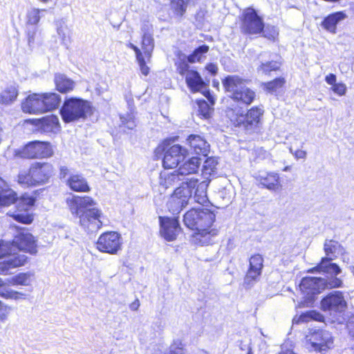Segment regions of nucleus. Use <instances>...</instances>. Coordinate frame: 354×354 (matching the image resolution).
<instances>
[{"label":"nucleus","instance_id":"obj_1","mask_svg":"<svg viewBox=\"0 0 354 354\" xmlns=\"http://www.w3.org/2000/svg\"><path fill=\"white\" fill-rule=\"evenodd\" d=\"M66 204L71 214L79 217L82 227L88 232H97L103 223L101 210L93 207L94 200L90 196H73L66 199Z\"/></svg>","mask_w":354,"mask_h":354},{"label":"nucleus","instance_id":"obj_2","mask_svg":"<svg viewBox=\"0 0 354 354\" xmlns=\"http://www.w3.org/2000/svg\"><path fill=\"white\" fill-rule=\"evenodd\" d=\"M248 81L237 75H228L223 80V84L228 96L237 104L239 109L250 104L255 93L247 86Z\"/></svg>","mask_w":354,"mask_h":354},{"label":"nucleus","instance_id":"obj_3","mask_svg":"<svg viewBox=\"0 0 354 354\" xmlns=\"http://www.w3.org/2000/svg\"><path fill=\"white\" fill-rule=\"evenodd\" d=\"M324 250L326 257L322 259L321 262L316 267L309 270L308 272L318 271L333 275L339 274L342 272L340 268L331 261L345 254L344 248L337 241L326 239L324 244Z\"/></svg>","mask_w":354,"mask_h":354},{"label":"nucleus","instance_id":"obj_4","mask_svg":"<svg viewBox=\"0 0 354 354\" xmlns=\"http://www.w3.org/2000/svg\"><path fill=\"white\" fill-rule=\"evenodd\" d=\"M90 102L80 98L66 99L60 109V113L65 122H71L84 119L91 112Z\"/></svg>","mask_w":354,"mask_h":354},{"label":"nucleus","instance_id":"obj_5","mask_svg":"<svg viewBox=\"0 0 354 354\" xmlns=\"http://www.w3.org/2000/svg\"><path fill=\"white\" fill-rule=\"evenodd\" d=\"M263 111L258 107H253L247 114L243 109L229 108L226 111L227 118L234 126H242L246 130H252L259 122Z\"/></svg>","mask_w":354,"mask_h":354},{"label":"nucleus","instance_id":"obj_6","mask_svg":"<svg viewBox=\"0 0 354 354\" xmlns=\"http://www.w3.org/2000/svg\"><path fill=\"white\" fill-rule=\"evenodd\" d=\"M196 185V180L189 179L176 188L167 203L169 210L173 214L179 213L187 205Z\"/></svg>","mask_w":354,"mask_h":354},{"label":"nucleus","instance_id":"obj_7","mask_svg":"<svg viewBox=\"0 0 354 354\" xmlns=\"http://www.w3.org/2000/svg\"><path fill=\"white\" fill-rule=\"evenodd\" d=\"M215 221V214L207 209H192L184 215L185 225L192 230L211 227Z\"/></svg>","mask_w":354,"mask_h":354},{"label":"nucleus","instance_id":"obj_8","mask_svg":"<svg viewBox=\"0 0 354 354\" xmlns=\"http://www.w3.org/2000/svg\"><path fill=\"white\" fill-rule=\"evenodd\" d=\"M16 154L24 158H46L52 156L53 151L48 142L32 141L19 150Z\"/></svg>","mask_w":354,"mask_h":354},{"label":"nucleus","instance_id":"obj_9","mask_svg":"<svg viewBox=\"0 0 354 354\" xmlns=\"http://www.w3.org/2000/svg\"><path fill=\"white\" fill-rule=\"evenodd\" d=\"M333 344L331 334L326 330L315 331L306 337V347L309 351H325Z\"/></svg>","mask_w":354,"mask_h":354},{"label":"nucleus","instance_id":"obj_10","mask_svg":"<svg viewBox=\"0 0 354 354\" xmlns=\"http://www.w3.org/2000/svg\"><path fill=\"white\" fill-rule=\"evenodd\" d=\"M121 235L116 232H107L102 234L96 243L99 251L115 254L122 248Z\"/></svg>","mask_w":354,"mask_h":354},{"label":"nucleus","instance_id":"obj_11","mask_svg":"<svg viewBox=\"0 0 354 354\" xmlns=\"http://www.w3.org/2000/svg\"><path fill=\"white\" fill-rule=\"evenodd\" d=\"M262 19L250 8L245 9L242 15V31L248 34H259L263 30Z\"/></svg>","mask_w":354,"mask_h":354},{"label":"nucleus","instance_id":"obj_12","mask_svg":"<svg viewBox=\"0 0 354 354\" xmlns=\"http://www.w3.org/2000/svg\"><path fill=\"white\" fill-rule=\"evenodd\" d=\"M346 301L343 292L335 290L329 293L321 301V308L324 311L342 313L346 308Z\"/></svg>","mask_w":354,"mask_h":354},{"label":"nucleus","instance_id":"obj_13","mask_svg":"<svg viewBox=\"0 0 354 354\" xmlns=\"http://www.w3.org/2000/svg\"><path fill=\"white\" fill-rule=\"evenodd\" d=\"M263 258L259 254L252 255L249 259V268L244 277L243 286L252 287L259 279L263 267Z\"/></svg>","mask_w":354,"mask_h":354},{"label":"nucleus","instance_id":"obj_14","mask_svg":"<svg viewBox=\"0 0 354 354\" xmlns=\"http://www.w3.org/2000/svg\"><path fill=\"white\" fill-rule=\"evenodd\" d=\"M301 291L306 295V299L313 301L315 295L324 290V278L304 277L299 284Z\"/></svg>","mask_w":354,"mask_h":354},{"label":"nucleus","instance_id":"obj_15","mask_svg":"<svg viewBox=\"0 0 354 354\" xmlns=\"http://www.w3.org/2000/svg\"><path fill=\"white\" fill-rule=\"evenodd\" d=\"M30 168L37 186L48 183L55 171L53 166L48 162H36L32 163Z\"/></svg>","mask_w":354,"mask_h":354},{"label":"nucleus","instance_id":"obj_16","mask_svg":"<svg viewBox=\"0 0 354 354\" xmlns=\"http://www.w3.org/2000/svg\"><path fill=\"white\" fill-rule=\"evenodd\" d=\"M187 154L186 149L179 145H174L169 147L165 153L162 165L165 169L176 167L180 161L184 160Z\"/></svg>","mask_w":354,"mask_h":354},{"label":"nucleus","instance_id":"obj_17","mask_svg":"<svg viewBox=\"0 0 354 354\" xmlns=\"http://www.w3.org/2000/svg\"><path fill=\"white\" fill-rule=\"evenodd\" d=\"M16 203L18 212L12 215L14 218L22 223H30L33 221V218L30 214L27 213V211L30 207L33 206L35 199L28 195H24L19 198L17 197Z\"/></svg>","mask_w":354,"mask_h":354},{"label":"nucleus","instance_id":"obj_18","mask_svg":"<svg viewBox=\"0 0 354 354\" xmlns=\"http://www.w3.org/2000/svg\"><path fill=\"white\" fill-rule=\"evenodd\" d=\"M12 245L20 250L31 254L37 252V244L35 237L26 230H21L13 239Z\"/></svg>","mask_w":354,"mask_h":354},{"label":"nucleus","instance_id":"obj_19","mask_svg":"<svg viewBox=\"0 0 354 354\" xmlns=\"http://www.w3.org/2000/svg\"><path fill=\"white\" fill-rule=\"evenodd\" d=\"M160 219V233L167 241L175 240L180 231L179 223L176 218L168 217H159Z\"/></svg>","mask_w":354,"mask_h":354},{"label":"nucleus","instance_id":"obj_20","mask_svg":"<svg viewBox=\"0 0 354 354\" xmlns=\"http://www.w3.org/2000/svg\"><path fill=\"white\" fill-rule=\"evenodd\" d=\"M200 165V158L192 157L180 166L176 172L182 179V184L184 182L189 181V179H194L196 180V183L198 182V179L190 176L195 174L198 171Z\"/></svg>","mask_w":354,"mask_h":354},{"label":"nucleus","instance_id":"obj_21","mask_svg":"<svg viewBox=\"0 0 354 354\" xmlns=\"http://www.w3.org/2000/svg\"><path fill=\"white\" fill-rule=\"evenodd\" d=\"M185 80L192 91L201 92L210 100L209 93L207 91V84L198 72L192 70L187 71Z\"/></svg>","mask_w":354,"mask_h":354},{"label":"nucleus","instance_id":"obj_22","mask_svg":"<svg viewBox=\"0 0 354 354\" xmlns=\"http://www.w3.org/2000/svg\"><path fill=\"white\" fill-rule=\"evenodd\" d=\"M187 143L191 150L198 155L207 156L210 151V145L207 140L200 135H189Z\"/></svg>","mask_w":354,"mask_h":354},{"label":"nucleus","instance_id":"obj_23","mask_svg":"<svg viewBox=\"0 0 354 354\" xmlns=\"http://www.w3.org/2000/svg\"><path fill=\"white\" fill-rule=\"evenodd\" d=\"M26 261L25 254H14L9 256L6 260L0 262V274H10L11 270L24 266Z\"/></svg>","mask_w":354,"mask_h":354},{"label":"nucleus","instance_id":"obj_24","mask_svg":"<svg viewBox=\"0 0 354 354\" xmlns=\"http://www.w3.org/2000/svg\"><path fill=\"white\" fill-rule=\"evenodd\" d=\"M217 230L211 227H201L196 230L192 236V242L197 245L211 244L213 239L217 235Z\"/></svg>","mask_w":354,"mask_h":354},{"label":"nucleus","instance_id":"obj_25","mask_svg":"<svg viewBox=\"0 0 354 354\" xmlns=\"http://www.w3.org/2000/svg\"><path fill=\"white\" fill-rule=\"evenodd\" d=\"M41 95L38 93L29 95L21 103L22 111L31 114L44 113Z\"/></svg>","mask_w":354,"mask_h":354},{"label":"nucleus","instance_id":"obj_26","mask_svg":"<svg viewBox=\"0 0 354 354\" xmlns=\"http://www.w3.org/2000/svg\"><path fill=\"white\" fill-rule=\"evenodd\" d=\"M256 178L262 185L270 191H277L281 188L280 177L276 172L259 173Z\"/></svg>","mask_w":354,"mask_h":354},{"label":"nucleus","instance_id":"obj_27","mask_svg":"<svg viewBox=\"0 0 354 354\" xmlns=\"http://www.w3.org/2000/svg\"><path fill=\"white\" fill-rule=\"evenodd\" d=\"M141 30L142 32V49L145 57L149 60L154 48V40L151 31V26L145 24L142 25Z\"/></svg>","mask_w":354,"mask_h":354},{"label":"nucleus","instance_id":"obj_28","mask_svg":"<svg viewBox=\"0 0 354 354\" xmlns=\"http://www.w3.org/2000/svg\"><path fill=\"white\" fill-rule=\"evenodd\" d=\"M66 185L74 192H87L90 190L86 179L78 174H71L66 180Z\"/></svg>","mask_w":354,"mask_h":354},{"label":"nucleus","instance_id":"obj_29","mask_svg":"<svg viewBox=\"0 0 354 354\" xmlns=\"http://www.w3.org/2000/svg\"><path fill=\"white\" fill-rule=\"evenodd\" d=\"M16 201L17 194L9 189L6 182L0 177V207L10 206Z\"/></svg>","mask_w":354,"mask_h":354},{"label":"nucleus","instance_id":"obj_30","mask_svg":"<svg viewBox=\"0 0 354 354\" xmlns=\"http://www.w3.org/2000/svg\"><path fill=\"white\" fill-rule=\"evenodd\" d=\"M48 10L30 7L26 12V26H39L40 20L45 17Z\"/></svg>","mask_w":354,"mask_h":354},{"label":"nucleus","instance_id":"obj_31","mask_svg":"<svg viewBox=\"0 0 354 354\" xmlns=\"http://www.w3.org/2000/svg\"><path fill=\"white\" fill-rule=\"evenodd\" d=\"M347 17L344 12H336L327 16L322 22L323 27L331 33L336 32V26Z\"/></svg>","mask_w":354,"mask_h":354},{"label":"nucleus","instance_id":"obj_32","mask_svg":"<svg viewBox=\"0 0 354 354\" xmlns=\"http://www.w3.org/2000/svg\"><path fill=\"white\" fill-rule=\"evenodd\" d=\"M178 181H182L176 171L169 172L167 171H162L160 174L159 185L160 191L166 190L169 187L174 186Z\"/></svg>","mask_w":354,"mask_h":354},{"label":"nucleus","instance_id":"obj_33","mask_svg":"<svg viewBox=\"0 0 354 354\" xmlns=\"http://www.w3.org/2000/svg\"><path fill=\"white\" fill-rule=\"evenodd\" d=\"M54 80L56 88L60 93L70 92L75 87V82L64 74L55 75Z\"/></svg>","mask_w":354,"mask_h":354},{"label":"nucleus","instance_id":"obj_34","mask_svg":"<svg viewBox=\"0 0 354 354\" xmlns=\"http://www.w3.org/2000/svg\"><path fill=\"white\" fill-rule=\"evenodd\" d=\"M41 95L44 113L53 110L59 106L61 99L58 94L49 93Z\"/></svg>","mask_w":354,"mask_h":354},{"label":"nucleus","instance_id":"obj_35","mask_svg":"<svg viewBox=\"0 0 354 354\" xmlns=\"http://www.w3.org/2000/svg\"><path fill=\"white\" fill-rule=\"evenodd\" d=\"M40 127L45 132L56 133L60 130L59 118L54 115L44 117L40 121Z\"/></svg>","mask_w":354,"mask_h":354},{"label":"nucleus","instance_id":"obj_36","mask_svg":"<svg viewBox=\"0 0 354 354\" xmlns=\"http://www.w3.org/2000/svg\"><path fill=\"white\" fill-rule=\"evenodd\" d=\"M34 279V274L28 272H21L12 277L7 279V283L12 286H30Z\"/></svg>","mask_w":354,"mask_h":354},{"label":"nucleus","instance_id":"obj_37","mask_svg":"<svg viewBox=\"0 0 354 354\" xmlns=\"http://www.w3.org/2000/svg\"><path fill=\"white\" fill-rule=\"evenodd\" d=\"M0 297L6 299H13L19 301L26 299V295L21 292L14 290L8 287H6L2 283L0 279Z\"/></svg>","mask_w":354,"mask_h":354},{"label":"nucleus","instance_id":"obj_38","mask_svg":"<svg viewBox=\"0 0 354 354\" xmlns=\"http://www.w3.org/2000/svg\"><path fill=\"white\" fill-rule=\"evenodd\" d=\"M28 44L30 47L39 44L42 41L41 31L39 26H26Z\"/></svg>","mask_w":354,"mask_h":354},{"label":"nucleus","instance_id":"obj_39","mask_svg":"<svg viewBox=\"0 0 354 354\" xmlns=\"http://www.w3.org/2000/svg\"><path fill=\"white\" fill-rule=\"evenodd\" d=\"M195 188L196 190L194 195L195 201L204 205L208 202L207 196V183L206 181H203L199 184L197 183L194 189Z\"/></svg>","mask_w":354,"mask_h":354},{"label":"nucleus","instance_id":"obj_40","mask_svg":"<svg viewBox=\"0 0 354 354\" xmlns=\"http://www.w3.org/2000/svg\"><path fill=\"white\" fill-rule=\"evenodd\" d=\"M17 95V88L14 86H8L0 94V103L10 104L16 100Z\"/></svg>","mask_w":354,"mask_h":354},{"label":"nucleus","instance_id":"obj_41","mask_svg":"<svg viewBox=\"0 0 354 354\" xmlns=\"http://www.w3.org/2000/svg\"><path fill=\"white\" fill-rule=\"evenodd\" d=\"M217 160L214 157L208 158L204 162L202 173L205 178L214 175L216 171Z\"/></svg>","mask_w":354,"mask_h":354},{"label":"nucleus","instance_id":"obj_42","mask_svg":"<svg viewBox=\"0 0 354 354\" xmlns=\"http://www.w3.org/2000/svg\"><path fill=\"white\" fill-rule=\"evenodd\" d=\"M33 179L34 178L32 174V171H30V168L29 169L28 171H20L17 176L18 183L24 187L37 186L35 181H34Z\"/></svg>","mask_w":354,"mask_h":354},{"label":"nucleus","instance_id":"obj_43","mask_svg":"<svg viewBox=\"0 0 354 354\" xmlns=\"http://www.w3.org/2000/svg\"><path fill=\"white\" fill-rule=\"evenodd\" d=\"M209 50V46L207 45H202L194 50L192 54L189 55L187 60L190 63H195L201 62L204 55Z\"/></svg>","mask_w":354,"mask_h":354},{"label":"nucleus","instance_id":"obj_44","mask_svg":"<svg viewBox=\"0 0 354 354\" xmlns=\"http://www.w3.org/2000/svg\"><path fill=\"white\" fill-rule=\"evenodd\" d=\"M324 319V317L320 313L310 310L301 315L299 317L298 322H308L310 320H316L322 322Z\"/></svg>","mask_w":354,"mask_h":354},{"label":"nucleus","instance_id":"obj_45","mask_svg":"<svg viewBox=\"0 0 354 354\" xmlns=\"http://www.w3.org/2000/svg\"><path fill=\"white\" fill-rule=\"evenodd\" d=\"M331 277L327 279L324 278V290L341 288L343 286V281L341 279Z\"/></svg>","mask_w":354,"mask_h":354},{"label":"nucleus","instance_id":"obj_46","mask_svg":"<svg viewBox=\"0 0 354 354\" xmlns=\"http://www.w3.org/2000/svg\"><path fill=\"white\" fill-rule=\"evenodd\" d=\"M284 82L285 81L283 78H277L274 80L266 84L265 86L269 92L275 93L283 86Z\"/></svg>","mask_w":354,"mask_h":354},{"label":"nucleus","instance_id":"obj_47","mask_svg":"<svg viewBox=\"0 0 354 354\" xmlns=\"http://www.w3.org/2000/svg\"><path fill=\"white\" fill-rule=\"evenodd\" d=\"M188 0H172L171 6L176 13L182 16L187 9Z\"/></svg>","mask_w":354,"mask_h":354},{"label":"nucleus","instance_id":"obj_48","mask_svg":"<svg viewBox=\"0 0 354 354\" xmlns=\"http://www.w3.org/2000/svg\"><path fill=\"white\" fill-rule=\"evenodd\" d=\"M279 68V64L277 62H270L262 63L258 68V71L262 73H268L272 71H276Z\"/></svg>","mask_w":354,"mask_h":354},{"label":"nucleus","instance_id":"obj_49","mask_svg":"<svg viewBox=\"0 0 354 354\" xmlns=\"http://www.w3.org/2000/svg\"><path fill=\"white\" fill-rule=\"evenodd\" d=\"M262 32L263 36L270 40H275L279 35L278 28L274 26H267Z\"/></svg>","mask_w":354,"mask_h":354},{"label":"nucleus","instance_id":"obj_50","mask_svg":"<svg viewBox=\"0 0 354 354\" xmlns=\"http://www.w3.org/2000/svg\"><path fill=\"white\" fill-rule=\"evenodd\" d=\"M12 307L0 301V322H6L11 313Z\"/></svg>","mask_w":354,"mask_h":354},{"label":"nucleus","instance_id":"obj_51","mask_svg":"<svg viewBox=\"0 0 354 354\" xmlns=\"http://www.w3.org/2000/svg\"><path fill=\"white\" fill-rule=\"evenodd\" d=\"M12 250V245L9 241L0 240V259L9 254Z\"/></svg>","mask_w":354,"mask_h":354},{"label":"nucleus","instance_id":"obj_52","mask_svg":"<svg viewBox=\"0 0 354 354\" xmlns=\"http://www.w3.org/2000/svg\"><path fill=\"white\" fill-rule=\"evenodd\" d=\"M122 125L129 129H133L136 127V122L133 118L130 115H120Z\"/></svg>","mask_w":354,"mask_h":354},{"label":"nucleus","instance_id":"obj_53","mask_svg":"<svg viewBox=\"0 0 354 354\" xmlns=\"http://www.w3.org/2000/svg\"><path fill=\"white\" fill-rule=\"evenodd\" d=\"M199 112L205 118H208L210 116L212 109L205 101L198 102Z\"/></svg>","mask_w":354,"mask_h":354},{"label":"nucleus","instance_id":"obj_54","mask_svg":"<svg viewBox=\"0 0 354 354\" xmlns=\"http://www.w3.org/2000/svg\"><path fill=\"white\" fill-rule=\"evenodd\" d=\"M332 91L338 95L339 96H342L346 94L347 88L346 84L344 83H336L331 87Z\"/></svg>","mask_w":354,"mask_h":354},{"label":"nucleus","instance_id":"obj_55","mask_svg":"<svg viewBox=\"0 0 354 354\" xmlns=\"http://www.w3.org/2000/svg\"><path fill=\"white\" fill-rule=\"evenodd\" d=\"M57 32L62 40L65 41L68 37V29L66 26L64 24H60L57 28Z\"/></svg>","mask_w":354,"mask_h":354},{"label":"nucleus","instance_id":"obj_56","mask_svg":"<svg viewBox=\"0 0 354 354\" xmlns=\"http://www.w3.org/2000/svg\"><path fill=\"white\" fill-rule=\"evenodd\" d=\"M145 57L144 55H142L140 59H136L138 62L141 73L145 75H147L149 73V68L146 65Z\"/></svg>","mask_w":354,"mask_h":354},{"label":"nucleus","instance_id":"obj_57","mask_svg":"<svg viewBox=\"0 0 354 354\" xmlns=\"http://www.w3.org/2000/svg\"><path fill=\"white\" fill-rule=\"evenodd\" d=\"M348 333L351 336L354 337V315L351 316L346 324Z\"/></svg>","mask_w":354,"mask_h":354},{"label":"nucleus","instance_id":"obj_58","mask_svg":"<svg viewBox=\"0 0 354 354\" xmlns=\"http://www.w3.org/2000/svg\"><path fill=\"white\" fill-rule=\"evenodd\" d=\"M180 346L181 344H180L178 346H171L169 354H185L183 348Z\"/></svg>","mask_w":354,"mask_h":354},{"label":"nucleus","instance_id":"obj_59","mask_svg":"<svg viewBox=\"0 0 354 354\" xmlns=\"http://www.w3.org/2000/svg\"><path fill=\"white\" fill-rule=\"evenodd\" d=\"M188 68H189V66L187 64L185 63V62H182L179 64L178 67V73L181 75H186L187 71H189L188 70Z\"/></svg>","mask_w":354,"mask_h":354},{"label":"nucleus","instance_id":"obj_60","mask_svg":"<svg viewBox=\"0 0 354 354\" xmlns=\"http://www.w3.org/2000/svg\"><path fill=\"white\" fill-rule=\"evenodd\" d=\"M128 46L133 49V51L135 52L136 53V59H140V57L142 55H143V53H142V51L136 46H135L134 44L130 43Z\"/></svg>","mask_w":354,"mask_h":354},{"label":"nucleus","instance_id":"obj_61","mask_svg":"<svg viewBox=\"0 0 354 354\" xmlns=\"http://www.w3.org/2000/svg\"><path fill=\"white\" fill-rule=\"evenodd\" d=\"M326 82L332 86L336 84V76L334 74H329L326 76Z\"/></svg>","mask_w":354,"mask_h":354},{"label":"nucleus","instance_id":"obj_62","mask_svg":"<svg viewBox=\"0 0 354 354\" xmlns=\"http://www.w3.org/2000/svg\"><path fill=\"white\" fill-rule=\"evenodd\" d=\"M206 70L208 71L212 75H215L217 73L218 67L216 64H209L205 67Z\"/></svg>","mask_w":354,"mask_h":354},{"label":"nucleus","instance_id":"obj_63","mask_svg":"<svg viewBox=\"0 0 354 354\" xmlns=\"http://www.w3.org/2000/svg\"><path fill=\"white\" fill-rule=\"evenodd\" d=\"M59 171V176L61 178H66L67 175L69 174V169L66 166H61Z\"/></svg>","mask_w":354,"mask_h":354},{"label":"nucleus","instance_id":"obj_64","mask_svg":"<svg viewBox=\"0 0 354 354\" xmlns=\"http://www.w3.org/2000/svg\"><path fill=\"white\" fill-rule=\"evenodd\" d=\"M139 306H140V301L138 299H136L134 301H133L129 305V308L133 311H136V310H138V309L139 308Z\"/></svg>","mask_w":354,"mask_h":354}]
</instances>
